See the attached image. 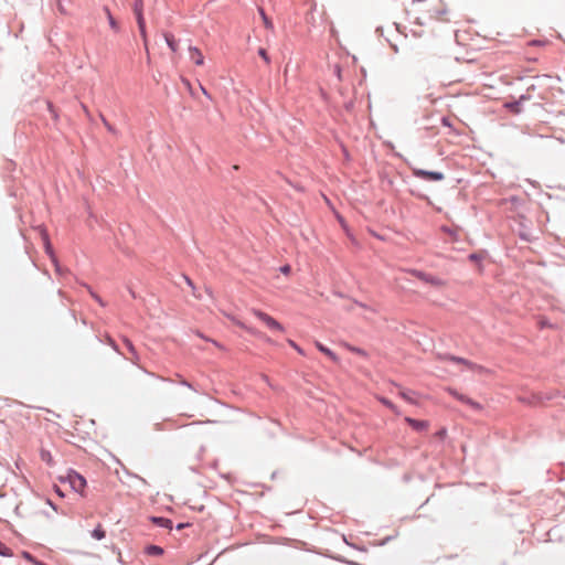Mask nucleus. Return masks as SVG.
Instances as JSON below:
<instances>
[{
  "label": "nucleus",
  "instance_id": "obj_19",
  "mask_svg": "<svg viewBox=\"0 0 565 565\" xmlns=\"http://www.w3.org/2000/svg\"><path fill=\"white\" fill-rule=\"evenodd\" d=\"M90 536L96 541H102L106 537V530L99 523L96 527L90 531Z\"/></svg>",
  "mask_w": 565,
  "mask_h": 565
},
{
  "label": "nucleus",
  "instance_id": "obj_16",
  "mask_svg": "<svg viewBox=\"0 0 565 565\" xmlns=\"http://www.w3.org/2000/svg\"><path fill=\"white\" fill-rule=\"evenodd\" d=\"M539 393H540L541 404H544L545 402H548V401H553L561 395V392L558 390H552V391L539 392Z\"/></svg>",
  "mask_w": 565,
  "mask_h": 565
},
{
  "label": "nucleus",
  "instance_id": "obj_50",
  "mask_svg": "<svg viewBox=\"0 0 565 565\" xmlns=\"http://www.w3.org/2000/svg\"><path fill=\"white\" fill-rule=\"evenodd\" d=\"M184 278H185L186 284H188L190 287L194 288L193 281H192L188 276H184Z\"/></svg>",
  "mask_w": 565,
  "mask_h": 565
},
{
  "label": "nucleus",
  "instance_id": "obj_58",
  "mask_svg": "<svg viewBox=\"0 0 565 565\" xmlns=\"http://www.w3.org/2000/svg\"><path fill=\"white\" fill-rule=\"evenodd\" d=\"M202 89H203V93H204L206 96H209V95H207L206 89H205V88H203V87H202Z\"/></svg>",
  "mask_w": 565,
  "mask_h": 565
},
{
  "label": "nucleus",
  "instance_id": "obj_33",
  "mask_svg": "<svg viewBox=\"0 0 565 565\" xmlns=\"http://www.w3.org/2000/svg\"><path fill=\"white\" fill-rule=\"evenodd\" d=\"M279 271L284 275H289L291 273V266L289 264H285L279 267Z\"/></svg>",
  "mask_w": 565,
  "mask_h": 565
},
{
  "label": "nucleus",
  "instance_id": "obj_53",
  "mask_svg": "<svg viewBox=\"0 0 565 565\" xmlns=\"http://www.w3.org/2000/svg\"><path fill=\"white\" fill-rule=\"evenodd\" d=\"M350 545H351L352 547H354V548L359 550V551H363V552H365V551H366V548H365V547H360V546H356V545H353V544H350Z\"/></svg>",
  "mask_w": 565,
  "mask_h": 565
},
{
  "label": "nucleus",
  "instance_id": "obj_12",
  "mask_svg": "<svg viewBox=\"0 0 565 565\" xmlns=\"http://www.w3.org/2000/svg\"><path fill=\"white\" fill-rule=\"evenodd\" d=\"M316 348L319 350V352L327 355L331 361L339 362V356L337 355V353L334 351H332L330 348H328L327 345L317 341Z\"/></svg>",
  "mask_w": 565,
  "mask_h": 565
},
{
  "label": "nucleus",
  "instance_id": "obj_8",
  "mask_svg": "<svg viewBox=\"0 0 565 565\" xmlns=\"http://www.w3.org/2000/svg\"><path fill=\"white\" fill-rule=\"evenodd\" d=\"M189 53H190V60L198 66H201L204 64V56L199 47L196 46H189Z\"/></svg>",
  "mask_w": 565,
  "mask_h": 565
},
{
  "label": "nucleus",
  "instance_id": "obj_51",
  "mask_svg": "<svg viewBox=\"0 0 565 565\" xmlns=\"http://www.w3.org/2000/svg\"><path fill=\"white\" fill-rule=\"evenodd\" d=\"M390 540H391V536L385 537L384 540H382L380 542V545L382 546V545L386 544Z\"/></svg>",
  "mask_w": 565,
  "mask_h": 565
},
{
  "label": "nucleus",
  "instance_id": "obj_26",
  "mask_svg": "<svg viewBox=\"0 0 565 565\" xmlns=\"http://www.w3.org/2000/svg\"><path fill=\"white\" fill-rule=\"evenodd\" d=\"M0 556L11 557L13 556V552L10 547H8L2 541H0Z\"/></svg>",
  "mask_w": 565,
  "mask_h": 565
},
{
  "label": "nucleus",
  "instance_id": "obj_43",
  "mask_svg": "<svg viewBox=\"0 0 565 565\" xmlns=\"http://www.w3.org/2000/svg\"><path fill=\"white\" fill-rule=\"evenodd\" d=\"M54 492L60 497V498H64L65 497V493L63 492V490L58 487V486H54Z\"/></svg>",
  "mask_w": 565,
  "mask_h": 565
},
{
  "label": "nucleus",
  "instance_id": "obj_7",
  "mask_svg": "<svg viewBox=\"0 0 565 565\" xmlns=\"http://www.w3.org/2000/svg\"><path fill=\"white\" fill-rule=\"evenodd\" d=\"M519 401L522 404L530 405V406H539L541 404L540 393H531L530 395H523L519 397Z\"/></svg>",
  "mask_w": 565,
  "mask_h": 565
},
{
  "label": "nucleus",
  "instance_id": "obj_14",
  "mask_svg": "<svg viewBox=\"0 0 565 565\" xmlns=\"http://www.w3.org/2000/svg\"><path fill=\"white\" fill-rule=\"evenodd\" d=\"M448 361H451L454 363H457V364H463V365H467L470 370H473L476 367V364L465 358H461V356H457V355H452V354H448L447 358H446Z\"/></svg>",
  "mask_w": 565,
  "mask_h": 565
},
{
  "label": "nucleus",
  "instance_id": "obj_46",
  "mask_svg": "<svg viewBox=\"0 0 565 565\" xmlns=\"http://www.w3.org/2000/svg\"><path fill=\"white\" fill-rule=\"evenodd\" d=\"M46 503L55 511L57 512V505L51 500V499H46Z\"/></svg>",
  "mask_w": 565,
  "mask_h": 565
},
{
  "label": "nucleus",
  "instance_id": "obj_35",
  "mask_svg": "<svg viewBox=\"0 0 565 565\" xmlns=\"http://www.w3.org/2000/svg\"><path fill=\"white\" fill-rule=\"evenodd\" d=\"M102 120H103V122H104L105 127L107 128V130H108L109 132H113V134H115V132H116V129L114 128V126H113V125H110V124L106 120V118H105L104 116H102Z\"/></svg>",
  "mask_w": 565,
  "mask_h": 565
},
{
  "label": "nucleus",
  "instance_id": "obj_47",
  "mask_svg": "<svg viewBox=\"0 0 565 565\" xmlns=\"http://www.w3.org/2000/svg\"><path fill=\"white\" fill-rule=\"evenodd\" d=\"M540 326H541V328L543 329V328H545V327H551V323H550L547 320H541V321H540Z\"/></svg>",
  "mask_w": 565,
  "mask_h": 565
},
{
  "label": "nucleus",
  "instance_id": "obj_22",
  "mask_svg": "<svg viewBox=\"0 0 565 565\" xmlns=\"http://www.w3.org/2000/svg\"><path fill=\"white\" fill-rule=\"evenodd\" d=\"M457 397L462 403L468 404L471 408H473V409H481V405L478 402L471 399L470 397L465 396L462 394L458 395Z\"/></svg>",
  "mask_w": 565,
  "mask_h": 565
},
{
  "label": "nucleus",
  "instance_id": "obj_4",
  "mask_svg": "<svg viewBox=\"0 0 565 565\" xmlns=\"http://www.w3.org/2000/svg\"><path fill=\"white\" fill-rule=\"evenodd\" d=\"M254 315L260 321H263L270 330L284 331L282 324L278 320H276L275 318L269 316L268 313H266L259 309H255Z\"/></svg>",
  "mask_w": 565,
  "mask_h": 565
},
{
  "label": "nucleus",
  "instance_id": "obj_20",
  "mask_svg": "<svg viewBox=\"0 0 565 565\" xmlns=\"http://www.w3.org/2000/svg\"><path fill=\"white\" fill-rule=\"evenodd\" d=\"M132 9H134V13H135L136 20L145 18V15H143V0H135Z\"/></svg>",
  "mask_w": 565,
  "mask_h": 565
},
{
  "label": "nucleus",
  "instance_id": "obj_41",
  "mask_svg": "<svg viewBox=\"0 0 565 565\" xmlns=\"http://www.w3.org/2000/svg\"><path fill=\"white\" fill-rule=\"evenodd\" d=\"M411 394H413V392H412V391H403V392L401 393V396H402L405 401L411 402V401H412V399H411V396H409Z\"/></svg>",
  "mask_w": 565,
  "mask_h": 565
},
{
  "label": "nucleus",
  "instance_id": "obj_18",
  "mask_svg": "<svg viewBox=\"0 0 565 565\" xmlns=\"http://www.w3.org/2000/svg\"><path fill=\"white\" fill-rule=\"evenodd\" d=\"M40 458L49 467H54L55 466V461H54L53 456H52L50 450H47L45 448H41V450H40Z\"/></svg>",
  "mask_w": 565,
  "mask_h": 565
},
{
  "label": "nucleus",
  "instance_id": "obj_28",
  "mask_svg": "<svg viewBox=\"0 0 565 565\" xmlns=\"http://www.w3.org/2000/svg\"><path fill=\"white\" fill-rule=\"evenodd\" d=\"M89 292V295L102 306H105L103 299L96 294L93 291V289L90 288V286H88L87 284H82Z\"/></svg>",
  "mask_w": 565,
  "mask_h": 565
},
{
  "label": "nucleus",
  "instance_id": "obj_1",
  "mask_svg": "<svg viewBox=\"0 0 565 565\" xmlns=\"http://www.w3.org/2000/svg\"><path fill=\"white\" fill-rule=\"evenodd\" d=\"M66 480L73 491L83 495L84 489L87 486V481L81 473L74 469H70L66 476Z\"/></svg>",
  "mask_w": 565,
  "mask_h": 565
},
{
  "label": "nucleus",
  "instance_id": "obj_48",
  "mask_svg": "<svg viewBox=\"0 0 565 565\" xmlns=\"http://www.w3.org/2000/svg\"><path fill=\"white\" fill-rule=\"evenodd\" d=\"M57 1H58V11H60L62 14H66V10L64 9V6H62L61 0H57Z\"/></svg>",
  "mask_w": 565,
  "mask_h": 565
},
{
  "label": "nucleus",
  "instance_id": "obj_29",
  "mask_svg": "<svg viewBox=\"0 0 565 565\" xmlns=\"http://www.w3.org/2000/svg\"><path fill=\"white\" fill-rule=\"evenodd\" d=\"M380 402H381L384 406H386L387 408H390L391 411H393V412L397 413L395 404H394L391 399H388L387 397H381V398H380Z\"/></svg>",
  "mask_w": 565,
  "mask_h": 565
},
{
  "label": "nucleus",
  "instance_id": "obj_24",
  "mask_svg": "<svg viewBox=\"0 0 565 565\" xmlns=\"http://www.w3.org/2000/svg\"><path fill=\"white\" fill-rule=\"evenodd\" d=\"M21 556L28 561L29 563H31L32 565H36V564H40V559H38L32 553H30L29 551H22L21 552Z\"/></svg>",
  "mask_w": 565,
  "mask_h": 565
},
{
  "label": "nucleus",
  "instance_id": "obj_21",
  "mask_svg": "<svg viewBox=\"0 0 565 565\" xmlns=\"http://www.w3.org/2000/svg\"><path fill=\"white\" fill-rule=\"evenodd\" d=\"M104 11L107 15V20H108V23H109V26L115 31V32H118L120 30L119 28V24L118 22L116 21V19L113 17L111 12H110V9L108 7H104Z\"/></svg>",
  "mask_w": 565,
  "mask_h": 565
},
{
  "label": "nucleus",
  "instance_id": "obj_25",
  "mask_svg": "<svg viewBox=\"0 0 565 565\" xmlns=\"http://www.w3.org/2000/svg\"><path fill=\"white\" fill-rule=\"evenodd\" d=\"M440 230H441V232L448 234L451 237L452 242H458L459 237L455 230H452L451 227H449L447 225H441Z\"/></svg>",
  "mask_w": 565,
  "mask_h": 565
},
{
  "label": "nucleus",
  "instance_id": "obj_32",
  "mask_svg": "<svg viewBox=\"0 0 565 565\" xmlns=\"http://www.w3.org/2000/svg\"><path fill=\"white\" fill-rule=\"evenodd\" d=\"M436 438L443 440L447 436V429L445 427H441L439 430L435 434Z\"/></svg>",
  "mask_w": 565,
  "mask_h": 565
},
{
  "label": "nucleus",
  "instance_id": "obj_54",
  "mask_svg": "<svg viewBox=\"0 0 565 565\" xmlns=\"http://www.w3.org/2000/svg\"><path fill=\"white\" fill-rule=\"evenodd\" d=\"M531 43L533 45H541L542 44V42L540 40H533Z\"/></svg>",
  "mask_w": 565,
  "mask_h": 565
},
{
  "label": "nucleus",
  "instance_id": "obj_10",
  "mask_svg": "<svg viewBox=\"0 0 565 565\" xmlns=\"http://www.w3.org/2000/svg\"><path fill=\"white\" fill-rule=\"evenodd\" d=\"M487 249H480L478 252L470 253L468 259L479 266L482 269V260L488 256Z\"/></svg>",
  "mask_w": 565,
  "mask_h": 565
},
{
  "label": "nucleus",
  "instance_id": "obj_36",
  "mask_svg": "<svg viewBox=\"0 0 565 565\" xmlns=\"http://www.w3.org/2000/svg\"><path fill=\"white\" fill-rule=\"evenodd\" d=\"M125 343H126V347L127 349L134 354L136 355L137 352H136V348L134 347L132 342L128 339H125Z\"/></svg>",
  "mask_w": 565,
  "mask_h": 565
},
{
  "label": "nucleus",
  "instance_id": "obj_44",
  "mask_svg": "<svg viewBox=\"0 0 565 565\" xmlns=\"http://www.w3.org/2000/svg\"><path fill=\"white\" fill-rule=\"evenodd\" d=\"M188 526H190V523H189V522H182V523H178V524L175 525V529H177L178 531H181V530H183V529H185V527H188Z\"/></svg>",
  "mask_w": 565,
  "mask_h": 565
},
{
  "label": "nucleus",
  "instance_id": "obj_39",
  "mask_svg": "<svg viewBox=\"0 0 565 565\" xmlns=\"http://www.w3.org/2000/svg\"><path fill=\"white\" fill-rule=\"evenodd\" d=\"M411 194H412L413 196H416V198L420 199V200H429L427 195L422 194V193H419V192H416V191H414V190H411Z\"/></svg>",
  "mask_w": 565,
  "mask_h": 565
},
{
  "label": "nucleus",
  "instance_id": "obj_11",
  "mask_svg": "<svg viewBox=\"0 0 565 565\" xmlns=\"http://www.w3.org/2000/svg\"><path fill=\"white\" fill-rule=\"evenodd\" d=\"M503 107L513 115H519L522 113V104L521 100L518 99L505 102Z\"/></svg>",
  "mask_w": 565,
  "mask_h": 565
},
{
  "label": "nucleus",
  "instance_id": "obj_37",
  "mask_svg": "<svg viewBox=\"0 0 565 565\" xmlns=\"http://www.w3.org/2000/svg\"><path fill=\"white\" fill-rule=\"evenodd\" d=\"M180 384L182 386H185V387L190 388V390H193L194 392H198V390L189 381H186L185 379H182L180 381Z\"/></svg>",
  "mask_w": 565,
  "mask_h": 565
},
{
  "label": "nucleus",
  "instance_id": "obj_23",
  "mask_svg": "<svg viewBox=\"0 0 565 565\" xmlns=\"http://www.w3.org/2000/svg\"><path fill=\"white\" fill-rule=\"evenodd\" d=\"M258 12H259V15L262 17L265 28L268 30L273 29L274 24H273L271 20L268 18V15L266 14L264 8H258Z\"/></svg>",
  "mask_w": 565,
  "mask_h": 565
},
{
  "label": "nucleus",
  "instance_id": "obj_49",
  "mask_svg": "<svg viewBox=\"0 0 565 565\" xmlns=\"http://www.w3.org/2000/svg\"><path fill=\"white\" fill-rule=\"evenodd\" d=\"M128 291H129L130 296H131L134 299H137V298H138L137 294L135 292V290H134L131 287H128Z\"/></svg>",
  "mask_w": 565,
  "mask_h": 565
},
{
  "label": "nucleus",
  "instance_id": "obj_17",
  "mask_svg": "<svg viewBox=\"0 0 565 565\" xmlns=\"http://www.w3.org/2000/svg\"><path fill=\"white\" fill-rule=\"evenodd\" d=\"M136 21H137V25H138V29H139V33H140L141 38L143 40L145 47L148 51V38H147L146 20L143 18V19H138Z\"/></svg>",
  "mask_w": 565,
  "mask_h": 565
},
{
  "label": "nucleus",
  "instance_id": "obj_5",
  "mask_svg": "<svg viewBox=\"0 0 565 565\" xmlns=\"http://www.w3.org/2000/svg\"><path fill=\"white\" fill-rule=\"evenodd\" d=\"M404 420L409 427H412L414 430L418 433L426 430L429 426V423L427 420L416 419L409 416H406Z\"/></svg>",
  "mask_w": 565,
  "mask_h": 565
},
{
  "label": "nucleus",
  "instance_id": "obj_31",
  "mask_svg": "<svg viewBox=\"0 0 565 565\" xmlns=\"http://www.w3.org/2000/svg\"><path fill=\"white\" fill-rule=\"evenodd\" d=\"M288 343H289V345H290L292 349H295L299 354L305 355V351H303V349H302L298 343H296L294 340H290V339H289V340H288Z\"/></svg>",
  "mask_w": 565,
  "mask_h": 565
},
{
  "label": "nucleus",
  "instance_id": "obj_15",
  "mask_svg": "<svg viewBox=\"0 0 565 565\" xmlns=\"http://www.w3.org/2000/svg\"><path fill=\"white\" fill-rule=\"evenodd\" d=\"M163 38H164V41L168 45V47L172 51V52H177L178 51V45H179V42L178 40L174 38V35L172 33H169V32H164L163 33Z\"/></svg>",
  "mask_w": 565,
  "mask_h": 565
},
{
  "label": "nucleus",
  "instance_id": "obj_9",
  "mask_svg": "<svg viewBox=\"0 0 565 565\" xmlns=\"http://www.w3.org/2000/svg\"><path fill=\"white\" fill-rule=\"evenodd\" d=\"M42 239H43L45 254L50 257L51 260H55L56 255H55L54 248L51 244L49 234L45 230L42 233Z\"/></svg>",
  "mask_w": 565,
  "mask_h": 565
},
{
  "label": "nucleus",
  "instance_id": "obj_27",
  "mask_svg": "<svg viewBox=\"0 0 565 565\" xmlns=\"http://www.w3.org/2000/svg\"><path fill=\"white\" fill-rule=\"evenodd\" d=\"M349 350L352 353L358 354V355L363 356V358H367V355H369L367 352L364 349L359 348V347L350 345Z\"/></svg>",
  "mask_w": 565,
  "mask_h": 565
},
{
  "label": "nucleus",
  "instance_id": "obj_38",
  "mask_svg": "<svg viewBox=\"0 0 565 565\" xmlns=\"http://www.w3.org/2000/svg\"><path fill=\"white\" fill-rule=\"evenodd\" d=\"M47 108H49V111L51 113V115L53 116V118L56 119L58 117V115H57L56 109L54 108L53 104L49 103Z\"/></svg>",
  "mask_w": 565,
  "mask_h": 565
},
{
  "label": "nucleus",
  "instance_id": "obj_45",
  "mask_svg": "<svg viewBox=\"0 0 565 565\" xmlns=\"http://www.w3.org/2000/svg\"><path fill=\"white\" fill-rule=\"evenodd\" d=\"M531 96L527 94H522L518 100H521V104L523 105L524 102L530 100Z\"/></svg>",
  "mask_w": 565,
  "mask_h": 565
},
{
  "label": "nucleus",
  "instance_id": "obj_6",
  "mask_svg": "<svg viewBox=\"0 0 565 565\" xmlns=\"http://www.w3.org/2000/svg\"><path fill=\"white\" fill-rule=\"evenodd\" d=\"M149 521L158 527L168 529V530H172V527H173L172 520L169 518H166V516L151 515V516H149Z\"/></svg>",
  "mask_w": 565,
  "mask_h": 565
},
{
  "label": "nucleus",
  "instance_id": "obj_34",
  "mask_svg": "<svg viewBox=\"0 0 565 565\" xmlns=\"http://www.w3.org/2000/svg\"><path fill=\"white\" fill-rule=\"evenodd\" d=\"M51 262L53 263V265L55 267L56 274L62 275L63 274V268H62L61 264L58 263L57 257L55 258V260H51Z\"/></svg>",
  "mask_w": 565,
  "mask_h": 565
},
{
  "label": "nucleus",
  "instance_id": "obj_3",
  "mask_svg": "<svg viewBox=\"0 0 565 565\" xmlns=\"http://www.w3.org/2000/svg\"><path fill=\"white\" fill-rule=\"evenodd\" d=\"M409 273L412 276H414L415 278L419 279L420 281H423L425 284L431 285L434 287L445 286V281L441 278H439L435 275L428 274L424 270L411 269Z\"/></svg>",
  "mask_w": 565,
  "mask_h": 565
},
{
  "label": "nucleus",
  "instance_id": "obj_13",
  "mask_svg": "<svg viewBox=\"0 0 565 565\" xmlns=\"http://www.w3.org/2000/svg\"><path fill=\"white\" fill-rule=\"evenodd\" d=\"M145 554L148 556H161L164 553L163 547L156 544H148L143 550Z\"/></svg>",
  "mask_w": 565,
  "mask_h": 565
},
{
  "label": "nucleus",
  "instance_id": "obj_55",
  "mask_svg": "<svg viewBox=\"0 0 565 565\" xmlns=\"http://www.w3.org/2000/svg\"><path fill=\"white\" fill-rule=\"evenodd\" d=\"M343 153H344V157H345L347 159H349V158H350V156H349V151L347 150V148H343Z\"/></svg>",
  "mask_w": 565,
  "mask_h": 565
},
{
  "label": "nucleus",
  "instance_id": "obj_30",
  "mask_svg": "<svg viewBox=\"0 0 565 565\" xmlns=\"http://www.w3.org/2000/svg\"><path fill=\"white\" fill-rule=\"evenodd\" d=\"M258 55L264 60L265 63H270V56L268 55L266 49L259 47L258 49Z\"/></svg>",
  "mask_w": 565,
  "mask_h": 565
},
{
  "label": "nucleus",
  "instance_id": "obj_57",
  "mask_svg": "<svg viewBox=\"0 0 565 565\" xmlns=\"http://www.w3.org/2000/svg\"><path fill=\"white\" fill-rule=\"evenodd\" d=\"M445 13H446V10H445V9H444V10L438 11V14H445Z\"/></svg>",
  "mask_w": 565,
  "mask_h": 565
},
{
  "label": "nucleus",
  "instance_id": "obj_2",
  "mask_svg": "<svg viewBox=\"0 0 565 565\" xmlns=\"http://www.w3.org/2000/svg\"><path fill=\"white\" fill-rule=\"evenodd\" d=\"M414 177L428 182H440L445 180V173L441 171H430L420 168H411Z\"/></svg>",
  "mask_w": 565,
  "mask_h": 565
},
{
  "label": "nucleus",
  "instance_id": "obj_56",
  "mask_svg": "<svg viewBox=\"0 0 565 565\" xmlns=\"http://www.w3.org/2000/svg\"><path fill=\"white\" fill-rule=\"evenodd\" d=\"M520 237H521L522 239H524V241H527V242L530 241V239H529L525 235H523V234H521V236H520Z\"/></svg>",
  "mask_w": 565,
  "mask_h": 565
},
{
  "label": "nucleus",
  "instance_id": "obj_42",
  "mask_svg": "<svg viewBox=\"0 0 565 565\" xmlns=\"http://www.w3.org/2000/svg\"><path fill=\"white\" fill-rule=\"evenodd\" d=\"M440 121H441L443 126H445V127H450L451 126L450 119L448 117H446V116H443L440 118Z\"/></svg>",
  "mask_w": 565,
  "mask_h": 565
},
{
  "label": "nucleus",
  "instance_id": "obj_40",
  "mask_svg": "<svg viewBox=\"0 0 565 565\" xmlns=\"http://www.w3.org/2000/svg\"><path fill=\"white\" fill-rule=\"evenodd\" d=\"M341 72H342L341 66H340V65H338V64H337V65H334V72H333V73H334V75L338 77V79H339V81H341V79H342V77H341Z\"/></svg>",
  "mask_w": 565,
  "mask_h": 565
},
{
  "label": "nucleus",
  "instance_id": "obj_52",
  "mask_svg": "<svg viewBox=\"0 0 565 565\" xmlns=\"http://www.w3.org/2000/svg\"><path fill=\"white\" fill-rule=\"evenodd\" d=\"M110 345L116 350L118 351V347L116 344V342L114 340L110 339Z\"/></svg>",
  "mask_w": 565,
  "mask_h": 565
}]
</instances>
